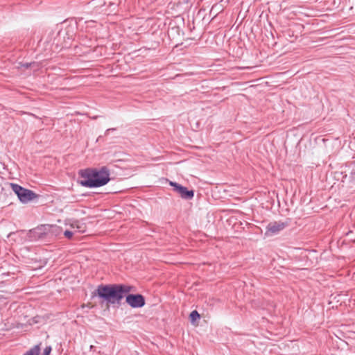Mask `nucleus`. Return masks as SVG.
Wrapping results in <instances>:
<instances>
[{
  "label": "nucleus",
  "mask_w": 355,
  "mask_h": 355,
  "mask_svg": "<svg viewBox=\"0 0 355 355\" xmlns=\"http://www.w3.org/2000/svg\"><path fill=\"white\" fill-rule=\"evenodd\" d=\"M132 288L131 286L123 284H100L95 293L109 304L120 305L121 300Z\"/></svg>",
  "instance_id": "f257e3e1"
},
{
  "label": "nucleus",
  "mask_w": 355,
  "mask_h": 355,
  "mask_svg": "<svg viewBox=\"0 0 355 355\" xmlns=\"http://www.w3.org/2000/svg\"><path fill=\"white\" fill-rule=\"evenodd\" d=\"M81 178L80 184L88 188H96L107 184L110 180V171L107 166L99 169L86 168L79 173Z\"/></svg>",
  "instance_id": "f03ea898"
},
{
  "label": "nucleus",
  "mask_w": 355,
  "mask_h": 355,
  "mask_svg": "<svg viewBox=\"0 0 355 355\" xmlns=\"http://www.w3.org/2000/svg\"><path fill=\"white\" fill-rule=\"evenodd\" d=\"M10 185L12 190L17 196L19 200L22 203H27L37 198V195L35 192L24 188L17 184L10 183Z\"/></svg>",
  "instance_id": "7ed1b4c3"
},
{
  "label": "nucleus",
  "mask_w": 355,
  "mask_h": 355,
  "mask_svg": "<svg viewBox=\"0 0 355 355\" xmlns=\"http://www.w3.org/2000/svg\"><path fill=\"white\" fill-rule=\"evenodd\" d=\"M57 228L55 226L51 225H41L31 230L27 236L31 241H37L46 236L52 229Z\"/></svg>",
  "instance_id": "20e7f679"
},
{
  "label": "nucleus",
  "mask_w": 355,
  "mask_h": 355,
  "mask_svg": "<svg viewBox=\"0 0 355 355\" xmlns=\"http://www.w3.org/2000/svg\"><path fill=\"white\" fill-rule=\"evenodd\" d=\"M288 225V223L282 221H272L269 223L266 227L265 235L272 236L279 234Z\"/></svg>",
  "instance_id": "39448f33"
},
{
  "label": "nucleus",
  "mask_w": 355,
  "mask_h": 355,
  "mask_svg": "<svg viewBox=\"0 0 355 355\" xmlns=\"http://www.w3.org/2000/svg\"><path fill=\"white\" fill-rule=\"evenodd\" d=\"M169 184L173 187V191L185 200H191L194 196V191L189 190L187 187L175 182L170 181Z\"/></svg>",
  "instance_id": "423d86ee"
},
{
  "label": "nucleus",
  "mask_w": 355,
  "mask_h": 355,
  "mask_svg": "<svg viewBox=\"0 0 355 355\" xmlns=\"http://www.w3.org/2000/svg\"><path fill=\"white\" fill-rule=\"evenodd\" d=\"M125 302L132 308H141L145 305V298L141 294H130L125 296Z\"/></svg>",
  "instance_id": "0eeeda50"
},
{
  "label": "nucleus",
  "mask_w": 355,
  "mask_h": 355,
  "mask_svg": "<svg viewBox=\"0 0 355 355\" xmlns=\"http://www.w3.org/2000/svg\"><path fill=\"white\" fill-rule=\"evenodd\" d=\"M40 352V345H36L33 347L28 350L24 355H39Z\"/></svg>",
  "instance_id": "6e6552de"
},
{
  "label": "nucleus",
  "mask_w": 355,
  "mask_h": 355,
  "mask_svg": "<svg viewBox=\"0 0 355 355\" xmlns=\"http://www.w3.org/2000/svg\"><path fill=\"white\" fill-rule=\"evenodd\" d=\"M190 321L191 323H194L196 320L200 318L199 313L196 311H192L189 315Z\"/></svg>",
  "instance_id": "1a4fd4ad"
},
{
  "label": "nucleus",
  "mask_w": 355,
  "mask_h": 355,
  "mask_svg": "<svg viewBox=\"0 0 355 355\" xmlns=\"http://www.w3.org/2000/svg\"><path fill=\"white\" fill-rule=\"evenodd\" d=\"M346 236L348 238V240L352 242H355V226H353L352 230H349L346 233Z\"/></svg>",
  "instance_id": "9d476101"
},
{
  "label": "nucleus",
  "mask_w": 355,
  "mask_h": 355,
  "mask_svg": "<svg viewBox=\"0 0 355 355\" xmlns=\"http://www.w3.org/2000/svg\"><path fill=\"white\" fill-rule=\"evenodd\" d=\"M91 3L95 8L101 7L105 3L104 0H92Z\"/></svg>",
  "instance_id": "9b49d317"
},
{
  "label": "nucleus",
  "mask_w": 355,
  "mask_h": 355,
  "mask_svg": "<svg viewBox=\"0 0 355 355\" xmlns=\"http://www.w3.org/2000/svg\"><path fill=\"white\" fill-rule=\"evenodd\" d=\"M52 350V348L51 346H46L43 352V355H50V353Z\"/></svg>",
  "instance_id": "f8f14e48"
},
{
  "label": "nucleus",
  "mask_w": 355,
  "mask_h": 355,
  "mask_svg": "<svg viewBox=\"0 0 355 355\" xmlns=\"http://www.w3.org/2000/svg\"><path fill=\"white\" fill-rule=\"evenodd\" d=\"M73 233L72 232L69 231V230H66L64 232V235L67 239H71L73 236Z\"/></svg>",
  "instance_id": "ddd939ff"
},
{
  "label": "nucleus",
  "mask_w": 355,
  "mask_h": 355,
  "mask_svg": "<svg viewBox=\"0 0 355 355\" xmlns=\"http://www.w3.org/2000/svg\"><path fill=\"white\" fill-rule=\"evenodd\" d=\"M115 130H116V128H114L107 129L105 132V135H107L109 132L114 131Z\"/></svg>",
  "instance_id": "4468645a"
},
{
  "label": "nucleus",
  "mask_w": 355,
  "mask_h": 355,
  "mask_svg": "<svg viewBox=\"0 0 355 355\" xmlns=\"http://www.w3.org/2000/svg\"><path fill=\"white\" fill-rule=\"evenodd\" d=\"M31 65L30 63H26L25 64H24V66L26 68H28L29 66Z\"/></svg>",
  "instance_id": "2eb2a0df"
},
{
  "label": "nucleus",
  "mask_w": 355,
  "mask_h": 355,
  "mask_svg": "<svg viewBox=\"0 0 355 355\" xmlns=\"http://www.w3.org/2000/svg\"><path fill=\"white\" fill-rule=\"evenodd\" d=\"M353 173L355 174V172H354Z\"/></svg>",
  "instance_id": "dca6fc26"
}]
</instances>
